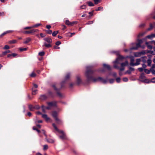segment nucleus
<instances>
[{
    "instance_id": "1",
    "label": "nucleus",
    "mask_w": 155,
    "mask_h": 155,
    "mask_svg": "<svg viewBox=\"0 0 155 155\" xmlns=\"http://www.w3.org/2000/svg\"><path fill=\"white\" fill-rule=\"evenodd\" d=\"M94 69V68H87L85 71V76L88 81L91 80L93 75L96 72Z\"/></svg>"
},
{
    "instance_id": "2",
    "label": "nucleus",
    "mask_w": 155,
    "mask_h": 155,
    "mask_svg": "<svg viewBox=\"0 0 155 155\" xmlns=\"http://www.w3.org/2000/svg\"><path fill=\"white\" fill-rule=\"evenodd\" d=\"M52 126L54 128V129L57 131L58 133L61 134V135L58 136L62 140H68V138L66 136V134L62 130H59L57 128L55 124L53 123Z\"/></svg>"
},
{
    "instance_id": "3",
    "label": "nucleus",
    "mask_w": 155,
    "mask_h": 155,
    "mask_svg": "<svg viewBox=\"0 0 155 155\" xmlns=\"http://www.w3.org/2000/svg\"><path fill=\"white\" fill-rule=\"evenodd\" d=\"M44 40L48 43V44L46 43H44V45L46 48H49L52 46L51 44L52 42V40L49 37L46 38L44 39Z\"/></svg>"
},
{
    "instance_id": "4",
    "label": "nucleus",
    "mask_w": 155,
    "mask_h": 155,
    "mask_svg": "<svg viewBox=\"0 0 155 155\" xmlns=\"http://www.w3.org/2000/svg\"><path fill=\"white\" fill-rule=\"evenodd\" d=\"M39 30L37 29H31L30 31H23V33L24 34H31L34 35L35 32H38Z\"/></svg>"
},
{
    "instance_id": "5",
    "label": "nucleus",
    "mask_w": 155,
    "mask_h": 155,
    "mask_svg": "<svg viewBox=\"0 0 155 155\" xmlns=\"http://www.w3.org/2000/svg\"><path fill=\"white\" fill-rule=\"evenodd\" d=\"M36 113L38 114H41L42 117L45 119L46 121L48 122L50 120V118L48 117L46 114H42L39 111L37 112Z\"/></svg>"
},
{
    "instance_id": "6",
    "label": "nucleus",
    "mask_w": 155,
    "mask_h": 155,
    "mask_svg": "<svg viewBox=\"0 0 155 155\" xmlns=\"http://www.w3.org/2000/svg\"><path fill=\"white\" fill-rule=\"evenodd\" d=\"M138 69L140 72H142L144 71L147 74H149L151 72L150 68V69H147V68H138Z\"/></svg>"
},
{
    "instance_id": "7",
    "label": "nucleus",
    "mask_w": 155,
    "mask_h": 155,
    "mask_svg": "<svg viewBox=\"0 0 155 155\" xmlns=\"http://www.w3.org/2000/svg\"><path fill=\"white\" fill-rule=\"evenodd\" d=\"M47 104L48 106L51 107H57V102L56 101H52L50 102H47Z\"/></svg>"
},
{
    "instance_id": "8",
    "label": "nucleus",
    "mask_w": 155,
    "mask_h": 155,
    "mask_svg": "<svg viewBox=\"0 0 155 155\" xmlns=\"http://www.w3.org/2000/svg\"><path fill=\"white\" fill-rule=\"evenodd\" d=\"M70 76H71L70 73H68L65 77L64 81H62L61 82V84H62L63 83H64L66 80L69 79L70 78ZM62 87H63V86H62V85H61V88Z\"/></svg>"
},
{
    "instance_id": "9",
    "label": "nucleus",
    "mask_w": 155,
    "mask_h": 155,
    "mask_svg": "<svg viewBox=\"0 0 155 155\" xmlns=\"http://www.w3.org/2000/svg\"><path fill=\"white\" fill-rule=\"evenodd\" d=\"M145 78L146 77L145 74L144 73H141L140 76L138 80L142 82Z\"/></svg>"
},
{
    "instance_id": "10",
    "label": "nucleus",
    "mask_w": 155,
    "mask_h": 155,
    "mask_svg": "<svg viewBox=\"0 0 155 155\" xmlns=\"http://www.w3.org/2000/svg\"><path fill=\"white\" fill-rule=\"evenodd\" d=\"M119 63V61H118V59H116L115 61L113 62L114 68H118V65Z\"/></svg>"
},
{
    "instance_id": "11",
    "label": "nucleus",
    "mask_w": 155,
    "mask_h": 155,
    "mask_svg": "<svg viewBox=\"0 0 155 155\" xmlns=\"http://www.w3.org/2000/svg\"><path fill=\"white\" fill-rule=\"evenodd\" d=\"M129 63L127 61H126L124 62L121 63L120 64L121 67L122 68L127 67Z\"/></svg>"
},
{
    "instance_id": "12",
    "label": "nucleus",
    "mask_w": 155,
    "mask_h": 155,
    "mask_svg": "<svg viewBox=\"0 0 155 155\" xmlns=\"http://www.w3.org/2000/svg\"><path fill=\"white\" fill-rule=\"evenodd\" d=\"M76 79L77 83L78 84H79L81 83L82 81L79 75H78L76 76Z\"/></svg>"
},
{
    "instance_id": "13",
    "label": "nucleus",
    "mask_w": 155,
    "mask_h": 155,
    "mask_svg": "<svg viewBox=\"0 0 155 155\" xmlns=\"http://www.w3.org/2000/svg\"><path fill=\"white\" fill-rule=\"evenodd\" d=\"M134 71V68H129V69L126 72H124V74H130L132 71Z\"/></svg>"
},
{
    "instance_id": "14",
    "label": "nucleus",
    "mask_w": 155,
    "mask_h": 155,
    "mask_svg": "<svg viewBox=\"0 0 155 155\" xmlns=\"http://www.w3.org/2000/svg\"><path fill=\"white\" fill-rule=\"evenodd\" d=\"M99 79H100V81H101L102 83L104 84H106L108 81V80L107 79H103L100 77Z\"/></svg>"
},
{
    "instance_id": "15",
    "label": "nucleus",
    "mask_w": 155,
    "mask_h": 155,
    "mask_svg": "<svg viewBox=\"0 0 155 155\" xmlns=\"http://www.w3.org/2000/svg\"><path fill=\"white\" fill-rule=\"evenodd\" d=\"M41 107L43 112H45V109H47L48 110H50L51 109V107L48 106V107H45L44 105H42Z\"/></svg>"
},
{
    "instance_id": "16",
    "label": "nucleus",
    "mask_w": 155,
    "mask_h": 155,
    "mask_svg": "<svg viewBox=\"0 0 155 155\" xmlns=\"http://www.w3.org/2000/svg\"><path fill=\"white\" fill-rule=\"evenodd\" d=\"M55 120L56 121L57 124H62V122L61 120L58 117L56 118L55 119Z\"/></svg>"
},
{
    "instance_id": "17",
    "label": "nucleus",
    "mask_w": 155,
    "mask_h": 155,
    "mask_svg": "<svg viewBox=\"0 0 155 155\" xmlns=\"http://www.w3.org/2000/svg\"><path fill=\"white\" fill-rule=\"evenodd\" d=\"M52 116L55 119L58 117H57L58 114L57 112L55 111H54L52 112Z\"/></svg>"
},
{
    "instance_id": "18",
    "label": "nucleus",
    "mask_w": 155,
    "mask_h": 155,
    "mask_svg": "<svg viewBox=\"0 0 155 155\" xmlns=\"http://www.w3.org/2000/svg\"><path fill=\"white\" fill-rule=\"evenodd\" d=\"M124 70V68H120L119 71V74L121 76L123 74H124V72H123Z\"/></svg>"
},
{
    "instance_id": "19",
    "label": "nucleus",
    "mask_w": 155,
    "mask_h": 155,
    "mask_svg": "<svg viewBox=\"0 0 155 155\" xmlns=\"http://www.w3.org/2000/svg\"><path fill=\"white\" fill-rule=\"evenodd\" d=\"M47 98V97L45 94L41 95L40 97L41 100H44L46 99Z\"/></svg>"
},
{
    "instance_id": "20",
    "label": "nucleus",
    "mask_w": 155,
    "mask_h": 155,
    "mask_svg": "<svg viewBox=\"0 0 155 155\" xmlns=\"http://www.w3.org/2000/svg\"><path fill=\"white\" fill-rule=\"evenodd\" d=\"M31 40V39L30 38H27L25 39L24 42V43L26 44L29 42Z\"/></svg>"
},
{
    "instance_id": "21",
    "label": "nucleus",
    "mask_w": 155,
    "mask_h": 155,
    "mask_svg": "<svg viewBox=\"0 0 155 155\" xmlns=\"http://www.w3.org/2000/svg\"><path fill=\"white\" fill-rule=\"evenodd\" d=\"M100 77H98L97 78H93L92 77V78L91 80H92L94 82H95L97 81H100V79H99Z\"/></svg>"
},
{
    "instance_id": "22",
    "label": "nucleus",
    "mask_w": 155,
    "mask_h": 155,
    "mask_svg": "<svg viewBox=\"0 0 155 155\" xmlns=\"http://www.w3.org/2000/svg\"><path fill=\"white\" fill-rule=\"evenodd\" d=\"M140 44L138 43L136 44V47H133L132 48V49L134 50H137L138 48L140 47Z\"/></svg>"
},
{
    "instance_id": "23",
    "label": "nucleus",
    "mask_w": 155,
    "mask_h": 155,
    "mask_svg": "<svg viewBox=\"0 0 155 155\" xmlns=\"http://www.w3.org/2000/svg\"><path fill=\"white\" fill-rule=\"evenodd\" d=\"M48 94L49 97H54L53 93L50 91H48Z\"/></svg>"
},
{
    "instance_id": "24",
    "label": "nucleus",
    "mask_w": 155,
    "mask_h": 155,
    "mask_svg": "<svg viewBox=\"0 0 155 155\" xmlns=\"http://www.w3.org/2000/svg\"><path fill=\"white\" fill-rule=\"evenodd\" d=\"M17 42V41L16 40H12L9 41H8V43L10 44H15Z\"/></svg>"
},
{
    "instance_id": "25",
    "label": "nucleus",
    "mask_w": 155,
    "mask_h": 155,
    "mask_svg": "<svg viewBox=\"0 0 155 155\" xmlns=\"http://www.w3.org/2000/svg\"><path fill=\"white\" fill-rule=\"evenodd\" d=\"M28 108L31 111H34L35 110L34 106L31 104H30L28 105Z\"/></svg>"
},
{
    "instance_id": "26",
    "label": "nucleus",
    "mask_w": 155,
    "mask_h": 155,
    "mask_svg": "<svg viewBox=\"0 0 155 155\" xmlns=\"http://www.w3.org/2000/svg\"><path fill=\"white\" fill-rule=\"evenodd\" d=\"M143 82L146 83H150L151 82V80H150L148 79L145 78L144 80H143Z\"/></svg>"
},
{
    "instance_id": "27",
    "label": "nucleus",
    "mask_w": 155,
    "mask_h": 155,
    "mask_svg": "<svg viewBox=\"0 0 155 155\" xmlns=\"http://www.w3.org/2000/svg\"><path fill=\"white\" fill-rule=\"evenodd\" d=\"M147 65L149 67H150L151 66V64L152 63V61L150 59H148L147 61Z\"/></svg>"
},
{
    "instance_id": "28",
    "label": "nucleus",
    "mask_w": 155,
    "mask_h": 155,
    "mask_svg": "<svg viewBox=\"0 0 155 155\" xmlns=\"http://www.w3.org/2000/svg\"><path fill=\"white\" fill-rule=\"evenodd\" d=\"M124 58L125 57H124V56L120 55H118V57L116 59H117L118 61H119V60H120L123 59H124Z\"/></svg>"
},
{
    "instance_id": "29",
    "label": "nucleus",
    "mask_w": 155,
    "mask_h": 155,
    "mask_svg": "<svg viewBox=\"0 0 155 155\" xmlns=\"http://www.w3.org/2000/svg\"><path fill=\"white\" fill-rule=\"evenodd\" d=\"M47 141L48 142L51 143H53L54 142V140L51 139H47Z\"/></svg>"
},
{
    "instance_id": "30",
    "label": "nucleus",
    "mask_w": 155,
    "mask_h": 155,
    "mask_svg": "<svg viewBox=\"0 0 155 155\" xmlns=\"http://www.w3.org/2000/svg\"><path fill=\"white\" fill-rule=\"evenodd\" d=\"M17 55V54L15 53H13L12 54H9L8 55V57H9L11 56H13L14 57H15Z\"/></svg>"
},
{
    "instance_id": "31",
    "label": "nucleus",
    "mask_w": 155,
    "mask_h": 155,
    "mask_svg": "<svg viewBox=\"0 0 155 155\" xmlns=\"http://www.w3.org/2000/svg\"><path fill=\"white\" fill-rule=\"evenodd\" d=\"M141 61L140 59H137L136 60V62L135 63V65H137L140 64V62Z\"/></svg>"
},
{
    "instance_id": "32",
    "label": "nucleus",
    "mask_w": 155,
    "mask_h": 155,
    "mask_svg": "<svg viewBox=\"0 0 155 155\" xmlns=\"http://www.w3.org/2000/svg\"><path fill=\"white\" fill-rule=\"evenodd\" d=\"M106 69H107V70L108 71H110L111 69V68H103V69L101 70L100 71V72L102 73H103L105 71H106L107 70H106Z\"/></svg>"
},
{
    "instance_id": "33",
    "label": "nucleus",
    "mask_w": 155,
    "mask_h": 155,
    "mask_svg": "<svg viewBox=\"0 0 155 155\" xmlns=\"http://www.w3.org/2000/svg\"><path fill=\"white\" fill-rule=\"evenodd\" d=\"M102 0H94V4L95 5H97L99 3H100L101 2Z\"/></svg>"
},
{
    "instance_id": "34",
    "label": "nucleus",
    "mask_w": 155,
    "mask_h": 155,
    "mask_svg": "<svg viewBox=\"0 0 155 155\" xmlns=\"http://www.w3.org/2000/svg\"><path fill=\"white\" fill-rule=\"evenodd\" d=\"M58 31H56L53 32L52 33V36L54 37L55 36L57 35L58 33Z\"/></svg>"
},
{
    "instance_id": "35",
    "label": "nucleus",
    "mask_w": 155,
    "mask_h": 155,
    "mask_svg": "<svg viewBox=\"0 0 155 155\" xmlns=\"http://www.w3.org/2000/svg\"><path fill=\"white\" fill-rule=\"evenodd\" d=\"M89 6H94V4L91 2H87Z\"/></svg>"
},
{
    "instance_id": "36",
    "label": "nucleus",
    "mask_w": 155,
    "mask_h": 155,
    "mask_svg": "<svg viewBox=\"0 0 155 155\" xmlns=\"http://www.w3.org/2000/svg\"><path fill=\"white\" fill-rule=\"evenodd\" d=\"M150 69L151 71V73L153 75L155 76V70L154 69V68H150Z\"/></svg>"
},
{
    "instance_id": "37",
    "label": "nucleus",
    "mask_w": 155,
    "mask_h": 155,
    "mask_svg": "<svg viewBox=\"0 0 155 155\" xmlns=\"http://www.w3.org/2000/svg\"><path fill=\"white\" fill-rule=\"evenodd\" d=\"M103 67H104V68H110V66L109 65L105 64H103Z\"/></svg>"
},
{
    "instance_id": "38",
    "label": "nucleus",
    "mask_w": 155,
    "mask_h": 155,
    "mask_svg": "<svg viewBox=\"0 0 155 155\" xmlns=\"http://www.w3.org/2000/svg\"><path fill=\"white\" fill-rule=\"evenodd\" d=\"M134 60L133 59H131L130 61V65L131 66H134L135 65V63H134Z\"/></svg>"
},
{
    "instance_id": "39",
    "label": "nucleus",
    "mask_w": 155,
    "mask_h": 155,
    "mask_svg": "<svg viewBox=\"0 0 155 155\" xmlns=\"http://www.w3.org/2000/svg\"><path fill=\"white\" fill-rule=\"evenodd\" d=\"M153 26L152 24H150V27L147 29L148 31H150L153 29Z\"/></svg>"
},
{
    "instance_id": "40",
    "label": "nucleus",
    "mask_w": 155,
    "mask_h": 155,
    "mask_svg": "<svg viewBox=\"0 0 155 155\" xmlns=\"http://www.w3.org/2000/svg\"><path fill=\"white\" fill-rule=\"evenodd\" d=\"M71 22H70L68 20H66L65 21V24L66 25L71 26Z\"/></svg>"
},
{
    "instance_id": "41",
    "label": "nucleus",
    "mask_w": 155,
    "mask_h": 155,
    "mask_svg": "<svg viewBox=\"0 0 155 155\" xmlns=\"http://www.w3.org/2000/svg\"><path fill=\"white\" fill-rule=\"evenodd\" d=\"M41 25V24H40V23L37 24H36L35 25H33V28H36L39 26Z\"/></svg>"
},
{
    "instance_id": "42",
    "label": "nucleus",
    "mask_w": 155,
    "mask_h": 155,
    "mask_svg": "<svg viewBox=\"0 0 155 155\" xmlns=\"http://www.w3.org/2000/svg\"><path fill=\"white\" fill-rule=\"evenodd\" d=\"M103 9V7L101 6H100V7H98L95 10V11H100L101 10H102Z\"/></svg>"
},
{
    "instance_id": "43",
    "label": "nucleus",
    "mask_w": 155,
    "mask_h": 155,
    "mask_svg": "<svg viewBox=\"0 0 155 155\" xmlns=\"http://www.w3.org/2000/svg\"><path fill=\"white\" fill-rule=\"evenodd\" d=\"M37 90H34L33 88L32 89V94L33 95H35L36 94Z\"/></svg>"
},
{
    "instance_id": "44",
    "label": "nucleus",
    "mask_w": 155,
    "mask_h": 155,
    "mask_svg": "<svg viewBox=\"0 0 155 155\" xmlns=\"http://www.w3.org/2000/svg\"><path fill=\"white\" fill-rule=\"evenodd\" d=\"M114 80L113 79H110L109 80V81L110 84L113 83L114 82Z\"/></svg>"
},
{
    "instance_id": "45",
    "label": "nucleus",
    "mask_w": 155,
    "mask_h": 155,
    "mask_svg": "<svg viewBox=\"0 0 155 155\" xmlns=\"http://www.w3.org/2000/svg\"><path fill=\"white\" fill-rule=\"evenodd\" d=\"M30 76L32 77H34L36 76V74L34 72H33L30 75Z\"/></svg>"
},
{
    "instance_id": "46",
    "label": "nucleus",
    "mask_w": 155,
    "mask_h": 155,
    "mask_svg": "<svg viewBox=\"0 0 155 155\" xmlns=\"http://www.w3.org/2000/svg\"><path fill=\"white\" fill-rule=\"evenodd\" d=\"M40 107L38 105H35L34 106V109H35L38 110L39 109Z\"/></svg>"
},
{
    "instance_id": "47",
    "label": "nucleus",
    "mask_w": 155,
    "mask_h": 155,
    "mask_svg": "<svg viewBox=\"0 0 155 155\" xmlns=\"http://www.w3.org/2000/svg\"><path fill=\"white\" fill-rule=\"evenodd\" d=\"M48 148V145H45L43 146V149L44 150H46Z\"/></svg>"
},
{
    "instance_id": "48",
    "label": "nucleus",
    "mask_w": 155,
    "mask_h": 155,
    "mask_svg": "<svg viewBox=\"0 0 155 155\" xmlns=\"http://www.w3.org/2000/svg\"><path fill=\"white\" fill-rule=\"evenodd\" d=\"M19 50L20 51H26L27 49L26 48H19Z\"/></svg>"
},
{
    "instance_id": "49",
    "label": "nucleus",
    "mask_w": 155,
    "mask_h": 155,
    "mask_svg": "<svg viewBox=\"0 0 155 155\" xmlns=\"http://www.w3.org/2000/svg\"><path fill=\"white\" fill-rule=\"evenodd\" d=\"M10 52V51L9 50H8L4 52H3L2 53V54L3 55H5L7 53Z\"/></svg>"
},
{
    "instance_id": "50",
    "label": "nucleus",
    "mask_w": 155,
    "mask_h": 155,
    "mask_svg": "<svg viewBox=\"0 0 155 155\" xmlns=\"http://www.w3.org/2000/svg\"><path fill=\"white\" fill-rule=\"evenodd\" d=\"M116 80L117 83H120V78L119 77L117 78Z\"/></svg>"
},
{
    "instance_id": "51",
    "label": "nucleus",
    "mask_w": 155,
    "mask_h": 155,
    "mask_svg": "<svg viewBox=\"0 0 155 155\" xmlns=\"http://www.w3.org/2000/svg\"><path fill=\"white\" fill-rule=\"evenodd\" d=\"M45 52L43 51H42L40 52L39 53V55L41 56H43L45 54Z\"/></svg>"
},
{
    "instance_id": "52",
    "label": "nucleus",
    "mask_w": 155,
    "mask_h": 155,
    "mask_svg": "<svg viewBox=\"0 0 155 155\" xmlns=\"http://www.w3.org/2000/svg\"><path fill=\"white\" fill-rule=\"evenodd\" d=\"M33 129L34 130H36L38 133H40V131L38 130L37 128L36 127H33Z\"/></svg>"
},
{
    "instance_id": "53",
    "label": "nucleus",
    "mask_w": 155,
    "mask_h": 155,
    "mask_svg": "<svg viewBox=\"0 0 155 155\" xmlns=\"http://www.w3.org/2000/svg\"><path fill=\"white\" fill-rule=\"evenodd\" d=\"M32 28H33V26H31V27H25L24 28V29L26 30V29H31Z\"/></svg>"
},
{
    "instance_id": "54",
    "label": "nucleus",
    "mask_w": 155,
    "mask_h": 155,
    "mask_svg": "<svg viewBox=\"0 0 155 155\" xmlns=\"http://www.w3.org/2000/svg\"><path fill=\"white\" fill-rule=\"evenodd\" d=\"M93 22H94V21H88L87 22L86 24L87 25L91 24L93 23Z\"/></svg>"
},
{
    "instance_id": "55",
    "label": "nucleus",
    "mask_w": 155,
    "mask_h": 155,
    "mask_svg": "<svg viewBox=\"0 0 155 155\" xmlns=\"http://www.w3.org/2000/svg\"><path fill=\"white\" fill-rule=\"evenodd\" d=\"M46 32L49 34H51L52 33V31L51 30H48L46 31Z\"/></svg>"
},
{
    "instance_id": "56",
    "label": "nucleus",
    "mask_w": 155,
    "mask_h": 155,
    "mask_svg": "<svg viewBox=\"0 0 155 155\" xmlns=\"http://www.w3.org/2000/svg\"><path fill=\"white\" fill-rule=\"evenodd\" d=\"M57 95H58V96L59 97H62V94L60 92H57Z\"/></svg>"
},
{
    "instance_id": "57",
    "label": "nucleus",
    "mask_w": 155,
    "mask_h": 155,
    "mask_svg": "<svg viewBox=\"0 0 155 155\" xmlns=\"http://www.w3.org/2000/svg\"><path fill=\"white\" fill-rule=\"evenodd\" d=\"M94 12V10H93L92 12H89V14L90 15V17L93 15V13Z\"/></svg>"
},
{
    "instance_id": "58",
    "label": "nucleus",
    "mask_w": 155,
    "mask_h": 155,
    "mask_svg": "<svg viewBox=\"0 0 155 155\" xmlns=\"http://www.w3.org/2000/svg\"><path fill=\"white\" fill-rule=\"evenodd\" d=\"M151 82L155 83V77L151 79Z\"/></svg>"
},
{
    "instance_id": "59",
    "label": "nucleus",
    "mask_w": 155,
    "mask_h": 155,
    "mask_svg": "<svg viewBox=\"0 0 155 155\" xmlns=\"http://www.w3.org/2000/svg\"><path fill=\"white\" fill-rule=\"evenodd\" d=\"M5 13L4 12H0V16H3L5 15Z\"/></svg>"
},
{
    "instance_id": "60",
    "label": "nucleus",
    "mask_w": 155,
    "mask_h": 155,
    "mask_svg": "<svg viewBox=\"0 0 155 155\" xmlns=\"http://www.w3.org/2000/svg\"><path fill=\"white\" fill-rule=\"evenodd\" d=\"M52 87L54 88V90L56 91H58L59 90L57 89L55 85H52Z\"/></svg>"
},
{
    "instance_id": "61",
    "label": "nucleus",
    "mask_w": 155,
    "mask_h": 155,
    "mask_svg": "<svg viewBox=\"0 0 155 155\" xmlns=\"http://www.w3.org/2000/svg\"><path fill=\"white\" fill-rule=\"evenodd\" d=\"M86 6L85 5H83L80 6L81 9H84L86 8Z\"/></svg>"
},
{
    "instance_id": "62",
    "label": "nucleus",
    "mask_w": 155,
    "mask_h": 155,
    "mask_svg": "<svg viewBox=\"0 0 155 155\" xmlns=\"http://www.w3.org/2000/svg\"><path fill=\"white\" fill-rule=\"evenodd\" d=\"M9 48V47L8 45H5L4 48V49H8Z\"/></svg>"
},
{
    "instance_id": "63",
    "label": "nucleus",
    "mask_w": 155,
    "mask_h": 155,
    "mask_svg": "<svg viewBox=\"0 0 155 155\" xmlns=\"http://www.w3.org/2000/svg\"><path fill=\"white\" fill-rule=\"evenodd\" d=\"M123 80L124 82H127L128 81V79L127 78H124L123 79Z\"/></svg>"
},
{
    "instance_id": "64",
    "label": "nucleus",
    "mask_w": 155,
    "mask_h": 155,
    "mask_svg": "<svg viewBox=\"0 0 155 155\" xmlns=\"http://www.w3.org/2000/svg\"><path fill=\"white\" fill-rule=\"evenodd\" d=\"M61 44V42L60 41H58L55 43V44L56 45H59Z\"/></svg>"
}]
</instances>
